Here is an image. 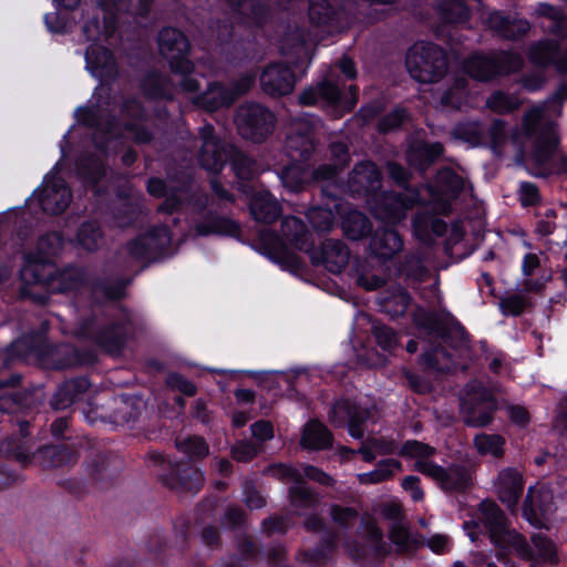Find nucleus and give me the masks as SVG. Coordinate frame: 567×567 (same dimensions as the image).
<instances>
[{
  "label": "nucleus",
  "mask_w": 567,
  "mask_h": 567,
  "mask_svg": "<svg viewBox=\"0 0 567 567\" xmlns=\"http://www.w3.org/2000/svg\"><path fill=\"white\" fill-rule=\"evenodd\" d=\"M61 247L62 238L56 233L40 238L38 249L43 258L28 259L20 271L23 296L44 302L47 293L69 292L82 286L84 276L79 268H68L53 275L55 267L45 257L55 255Z\"/></svg>",
  "instance_id": "f257e3e1"
},
{
  "label": "nucleus",
  "mask_w": 567,
  "mask_h": 567,
  "mask_svg": "<svg viewBox=\"0 0 567 567\" xmlns=\"http://www.w3.org/2000/svg\"><path fill=\"white\" fill-rule=\"evenodd\" d=\"M313 148L312 132L308 123L301 120L295 121L289 128L286 142V150L292 163L280 174L282 185L287 189L297 192L312 181L322 182L331 179L336 176L338 169L346 166L349 162L347 146L343 143H332L330 151L332 156L338 159V163L333 166L322 165L317 169L310 171L301 162L308 158Z\"/></svg>",
  "instance_id": "f03ea898"
},
{
  "label": "nucleus",
  "mask_w": 567,
  "mask_h": 567,
  "mask_svg": "<svg viewBox=\"0 0 567 567\" xmlns=\"http://www.w3.org/2000/svg\"><path fill=\"white\" fill-rule=\"evenodd\" d=\"M480 509L489 529L491 540L502 550L515 551L535 563L555 561L556 549L549 539L537 534L532 538L533 544L528 545L522 535L506 527L505 516L495 503L482 502Z\"/></svg>",
  "instance_id": "7ed1b4c3"
},
{
  "label": "nucleus",
  "mask_w": 567,
  "mask_h": 567,
  "mask_svg": "<svg viewBox=\"0 0 567 567\" xmlns=\"http://www.w3.org/2000/svg\"><path fill=\"white\" fill-rule=\"evenodd\" d=\"M380 183V172L371 162L357 165L349 177V188L352 193L373 196L372 199H368V204L374 217L394 225L405 218L406 210L412 208L416 198L393 193L377 196Z\"/></svg>",
  "instance_id": "20e7f679"
},
{
  "label": "nucleus",
  "mask_w": 567,
  "mask_h": 567,
  "mask_svg": "<svg viewBox=\"0 0 567 567\" xmlns=\"http://www.w3.org/2000/svg\"><path fill=\"white\" fill-rule=\"evenodd\" d=\"M436 451L419 441H406L400 454L414 461V470L434 480L444 489H460L467 485L470 475L462 466L444 468L432 461Z\"/></svg>",
  "instance_id": "39448f33"
},
{
  "label": "nucleus",
  "mask_w": 567,
  "mask_h": 567,
  "mask_svg": "<svg viewBox=\"0 0 567 567\" xmlns=\"http://www.w3.org/2000/svg\"><path fill=\"white\" fill-rule=\"evenodd\" d=\"M406 69L419 82L429 83L439 80L446 70L444 52L430 42H416L406 53Z\"/></svg>",
  "instance_id": "423d86ee"
},
{
  "label": "nucleus",
  "mask_w": 567,
  "mask_h": 567,
  "mask_svg": "<svg viewBox=\"0 0 567 567\" xmlns=\"http://www.w3.org/2000/svg\"><path fill=\"white\" fill-rule=\"evenodd\" d=\"M495 409L493 395L481 383L473 382L467 385L461 403L462 416L467 425L474 427L488 425Z\"/></svg>",
  "instance_id": "0eeeda50"
},
{
  "label": "nucleus",
  "mask_w": 567,
  "mask_h": 567,
  "mask_svg": "<svg viewBox=\"0 0 567 567\" xmlns=\"http://www.w3.org/2000/svg\"><path fill=\"white\" fill-rule=\"evenodd\" d=\"M235 122L243 137L261 142L271 133L275 117L262 105L247 103L238 109Z\"/></svg>",
  "instance_id": "6e6552de"
},
{
  "label": "nucleus",
  "mask_w": 567,
  "mask_h": 567,
  "mask_svg": "<svg viewBox=\"0 0 567 567\" xmlns=\"http://www.w3.org/2000/svg\"><path fill=\"white\" fill-rule=\"evenodd\" d=\"M158 45L162 55L175 73L186 75L193 70V64L186 58L189 43L181 31L173 28L163 29L158 35Z\"/></svg>",
  "instance_id": "1a4fd4ad"
},
{
  "label": "nucleus",
  "mask_w": 567,
  "mask_h": 567,
  "mask_svg": "<svg viewBox=\"0 0 567 567\" xmlns=\"http://www.w3.org/2000/svg\"><path fill=\"white\" fill-rule=\"evenodd\" d=\"M501 64L496 65L494 61L482 55L470 58L465 64V72L478 81H487L497 74L511 73L522 66V58L515 53H503L499 58Z\"/></svg>",
  "instance_id": "9d476101"
},
{
  "label": "nucleus",
  "mask_w": 567,
  "mask_h": 567,
  "mask_svg": "<svg viewBox=\"0 0 567 567\" xmlns=\"http://www.w3.org/2000/svg\"><path fill=\"white\" fill-rule=\"evenodd\" d=\"M33 197L41 208L50 214L64 212L71 203V190L64 181L55 175H48Z\"/></svg>",
  "instance_id": "9b49d317"
},
{
  "label": "nucleus",
  "mask_w": 567,
  "mask_h": 567,
  "mask_svg": "<svg viewBox=\"0 0 567 567\" xmlns=\"http://www.w3.org/2000/svg\"><path fill=\"white\" fill-rule=\"evenodd\" d=\"M319 99L324 100L330 105L340 106L343 110H351L357 104V89L350 86V97H341L338 84L330 80H324L318 84V87H309L305 90L300 96L299 102L302 105H313Z\"/></svg>",
  "instance_id": "f8f14e48"
},
{
  "label": "nucleus",
  "mask_w": 567,
  "mask_h": 567,
  "mask_svg": "<svg viewBox=\"0 0 567 567\" xmlns=\"http://www.w3.org/2000/svg\"><path fill=\"white\" fill-rule=\"evenodd\" d=\"M555 512L553 493L545 487H530L524 502L523 515L534 526H546Z\"/></svg>",
  "instance_id": "ddd939ff"
},
{
  "label": "nucleus",
  "mask_w": 567,
  "mask_h": 567,
  "mask_svg": "<svg viewBox=\"0 0 567 567\" xmlns=\"http://www.w3.org/2000/svg\"><path fill=\"white\" fill-rule=\"evenodd\" d=\"M254 83V78L246 75L240 79L234 90L225 89L218 84H209L208 89L194 97V103L208 111L217 110L230 104L239 94L247 92Z\"/></svg>",
  "instance_id": "4468645a"
},
{
  "label": "nucleus",
  "mask_w": 567,
  "mask_h": 567,
  "mask_svg": "<svg viewBox=\"0 0 567 567\" xmlns=\"http://www.w3.org/2000/svg\"><path fill=\"white\" fill-rule=\"evenodd\" d=\"M202 148L199 153L200 165L209 172H219L225 164V151L214 135L212 125H205L199 131Z\"/></svg>",
  "instance_id": "2eb2a0df"
},
{
  "label": "nucleus",
  "mask_w": 567,
  "mask_h": 567,
  "mask_svg": "<svg viewBox=\"0 0 567 567\" xmlns=\"http://www.w3.org/2000/svg\"><path fill=\"white\" fill-rule=\"evenodd\" d=\"M265 93L272 96L289 94L295 86V78L289 68L282 64H271L265 69L260 76Z\"/></svg>",
  "instance_id": "dca6fc26"
},
{
  "label": "nucleus",
  "mask_w": 567,
  "mask_h": 567,
  "mask_svg": "<svg viewBox=\"0 0 567 567\" xmlns=\"http://www.w3.org/2000/svg\"><path fill=\"white\" fill-rule=\"evenodd\" d=\"M370 411L359 406H352L349 401L337 402L329 414L330 421L336 425L348 422L349 433L352 437L361 439L363 432L360 424L368 420Z\"/></svg>",
  "instance_id": "f3484780"
},
{
  "label": "nucleus",
  "mask_w": 567,
  "mask_h": 567,
  "mask_svg": "<svg viewBox=\"0 0 567 567\" xmlns=\"http://www.w3.org/2000/svg\"><path fill=\"white\" fill-rule=\"evenodd\" d=\"M85 61L89 72L101 81H107L116 75V63L112 53L95 42L87 48Z\"/></svg>",
  "instance_id": "a211bd4d"
},
{
  "label": "nucleus",
  "mask_w": 567,
  "mask_h": 567,
  "mask_svg": "<svg viewBox=\"0 0 567 567\" xmlns=\"http://www.w3.org/2000/svg\"><path fill=\"white\" fill-rule=\"evenodd\" d=\"M311 259L315 264L323 265L328 271L339 274L348 265L349 250L339 240H327L319 251L311 254Z\"/></svg>",
  "instance_id": "6ab92c4d"
},
{
  "label": "nucleus",
  "mask_w": 567,
  "mask_h": 567,
  "mask_svg": "<svg viewBox=\"0 0 567 567\" xmlns=\"http://www.w3.org/2000/svg\"><path fill=\"white\" fill-rule=\"evenodd\" d=\"M495 491L508 509L514 511L523 492V477L514 468H504L494 483Z\"/></svg>",
  "instance_id": "aec40b11"
},
{
  "label": "nucleus",
  "mask_w": 567,
  "mask_h": 567,
  "mask_svg": "<svg viewBox=\"0 0 567 567\" xmlns=\"http://www.w3.org/2000/svg\"><path fill=\"white\" fill-rule=\"evenodd\" d=\"M436 187H426V192L431 195L432 203L449 202L455 198L464 187V179L456 175L453 171L445 168L439 172L436 177Z\"/></svg>",
  "instance_id": "412c9836"
},
{
  "label": "nucleus",
  "mask_w": 567,
  "mask_h": 567,
  "mask_svg": "<svg viewBox=\"0 0 567 567\" xmlns=\"http://www.w3.org/2000/svg\"><path fill=\"white\" fill-rule=\"evenodd\" d=\"M171 241V235L166 226H159L148 234L141 236L130 244V252L135 258H144L151 252L163 249Z\"/></svg>",
  "instance_id": "4be33fe9"
},
{
  "label": "nucleus",
  "mask_w": 567,
  "mask_h": 567,
  "mask_svg": "<svg viewBox=\"0 0 567 567\" xmlns=\"http://www.w3.org/2000/svg\"><path fill=\"white\" fill-rule=\"evenodd\" d=\"M269 471L278 478L289 480L296 483H299L303 476L326 485L331 483L330 476L321 472L319 468L309 465L305 466L302 472L284 464L275 465L270 467Z\"/></svg>",
  "instance_id": "5701e85b"
},
{
  "label": "nucleus",
  "mask_w": 567,
  "mask_h": 567,
  "mask_svg": "<svg viewBox=\"0 0 567 567\" xmlns=\"http://www.w3.org/2000/svg\"><path fill=\"white\" fill-rule=\"evenodd\" d=\"M488 25L506 39H514L525 34L529 29L526 20H509L499 12H493L488 17Z\"/></svg>",
  "instance_id": "b1692460"
},
{
  "label": "nucleus",
  "mask_w": 567,
  "mask_h": 567,
  "mask_svg": "<svg viewBox=\"0 0 567 567\" xmlns=\"http://www.w3.org/2000/svg\"><path fill=\"white\" fill-rule=\"evenodd\" d=\"M250 212L256 220L272 223L279 217L280 207L268 192H264L252 198Z\"/></svg>",
  "instance_id": "393cba45"
},
{
  "label": "nucleus",
  "mask_w": 567,
  "mask_h": 567,
  "mask_svg": "<svg viewBox=\"0 0 567 567\" xmlns=\"http://www.w3.org/2000/svg\"><path fill=\"white\" fill-rule=\"evenodd\" d=\"M331 434L320 422H309L302 433L301 445L309 450H322L331 444Z\"/></svg>",
  "instance_id": "a878e982"
},
{
  "label": "nucleus",
  "mask_w": 567,
  "mask_h": 567,
  "mask_svg": "<svg viewBox=\"0 0 567 567\" xmlns=\"http://www.w3.org/2000/svg\"><path fill=\"white\" fill-rule=\"evenodd\" d=\"M371 247L377 256L390 258L402 249L403 243L395 230L384 229L373 237Z\"/></svg>",
  "instance_id": "bb28decb"
},
{
  "label": "nucleus",
  "mask_w": 567,
  "mask_h": 567,
  "mask_svg": "<svg viewBox=\"0 0 567 567\" xmlns=\"http://www.w3.org/2000/svg\"><path fill=\"white\" fill-rule=\"evenodd\" d=\"M473 443L481 456L499 458L504 454L505 439L499 434L478 433Z\"/></svg>",
  "instance_id": "cd10ccee"
},
{
  "label": "nucleus",
  "mask_w": 567,
  "mask_h": 567,
  "mask_svg": "<svg viewBox=\"0 0 567 567\" xmlns=\"http://www.w3.org/2000/svg\"><path fill=\"white\" fill-rule=\"evenodd\" d=\"M443 153V146L440 143L419 144L413 146L408 158L411 165L424 169L432 161Z\"/></svg>",
  "instance_id": "c85d7f7f"
},
{
  "label": "nucleus",
  "mask_w": 567,
  "mask_h": 567,
  "mask_svg": "<svg viewBox=\"0 0 567 567\" xmlns=\"http://www.w3.org/2000/svg\"><path fill=\"white\" fill-rule=\"evenodd\" d=\"M396 471H401L400 462L383 460L373 471L358 474L357 477L361 484H378L392 477Z\"/></svg>",
  "instance_id": "c756f323"
},
{
  "label": "nucleus",
  "mask_w": 567,
  "mask_h": 567,
  "mask_svg": "<svg viewBox=\"0 0 567 567\" xmlns=\"http://www.w3.org/2000/svg\"><path fill=\"white\" fill-rule=\"evenodd\" d=\"M342 228L350 239L357 240L370 233L371 225L363 214L358 210H351L344 216Z\"/></svg>",
  "instance_id": "7c9ffc66"
},
{
  "label": "nucleus",
  "mask_w": 567,
  "mask_h": 567,
  "mask_svg": "<svg viewBox=\"0 0 567 567\" xmlns=\"http://www.w3.org/2000/svg\"><path fill=\"white\" fill-rule=\"evenodd\" d=\"M281 231L287 241L298 249H305L308 235L306 225L296 217H286L282 220Z\"/></svg>",
  "instance_id": "2f4dec72"
},
{
  "label": "nucleus",
  "mask_w": 567,
  "mask_h": 567,
  "mask_svg": "<svg viewBox=\"0 0 567 567\" xmlns=\"http://www.w3.org/2000/svg\"><path fill=\"white\" fill-rule=\"evenodd\" d=\"M87 388L89 381L86 379H76L65 383L55 395L54 406L58 409L65 408L73 402L78 392H83Z\"/></svg>",
  "instance_id": "473e14b6"
},
{
  "label": "nucleus",
  "mask_w": 567,
  "mask_h": 567,
  "mask_svg": "<svg viewBox=\"0 0 567 567\" xmlns=\"http://www.w3.org/2000/svg\"><path fill=\"white\" fill-rule=\"evenodd\" d=\"M76 241L86 250L96 249L102 241L99 226L92 223L83 224L78 231Z\"/></svg>",
  "instance_id": "72a5a7b5"
},
{
  "label": "nucleus",
  "mask_w": 567,
  "mask_h": 567,
  "mask_svg": "<svg viewBox=\"0 0 567 567\" xmlns=\"http://www.w3.org/2000/svg\"><path fill=\"white\" fill-rule=\"evenodd\" d=\"M338 13L332 10L328 0H311L309 6V18L315 24H328Z\"/></svg>",
  "instance_id": "f704fd0d"
},
{
  "label": "nucleus",
  "mask_w": 567,
  "mask_h": 567,
  "mask_svg": "<svg viewBox=\"0 0 567 567\" xmlns=\"http://www.w3.org/2000/svg\"><path fill=\"white\" fill-rule=\"evenodd\" d=\"M177 449L189 457H204L208 454L207 443L198 436H186L176 441Z\"/></svg>",
  "instance_id": "c9c22d12"
},
{
  "label": "nucleus",
  "mask_w": 567,
  "mask_h": 567,
  "mask_svg": "<svg viewBox=\"0 0 567 567\" xmlns=\"http://www.w3.org/2000/svg\"><path fill=\"white\" fill-rule=\"evenodd\" d=\"M487 106L496 113H507L519 106V100L514 95L495 92L487 100Z\"/></svg>",
  "instance_id": "e433bc0d"
},
{
  "label": "nucleus",
  "mask_w": 567,
  "mask_h": 567,
  "mask_svg": "<svg viewBox=\"0 0 567 567\" xmlns=\"http://www.w3.org/2000/svg\"><path fill=\"white\" fill-rule=\"evenodd\" d=\"M308 219L315 229L326 231L332 227L334 216L330 209L317 207L308 213Z\"/></svg>",
  "instance_id": "4c0bfd02"
},
{
  "label": "nucleus",
  "mask_w": 567,
  "mask_h": 567,
  "mask_svg": "<svg viewBox=\"0 0 567 567\" xmlns=\"http://www.w3.org/2000/svg\"><path fill=\"white\" fill-rule=\"evenodd\" d=\"M526 306V298L519 293H509L499 300L501 310L506 316H518Z\"/></svg>",
  "instance_id": "58836bf2"
},
{
  "label": "nucleus",
  "mask_w": 567,
  "mask_h": 567,
  "mask_svg": "<svg viewBox=\"0 0 567 567\" xmlns=\"http://www.w3.org/2000/svg\"><path fill=\"white\" fill-rule=\"evenodd\" d=\"M556 48L550 42H540L532 48L530 59L535 64L545 65L555 61Z\"/></svg>",
  "instance_id": "ea45409f"
},
{
  "label": "nucleus",
  "mask_w": 567,
  "mask_h": 567,
  "mask_svg": "<svg viewBox=\"0 0 567 567\" xmlns=\"http://www.w3.org/2000/svg\"><path fill=\"white\" fill-rule=\"evenodd\" d=\"M179 481L183 488L196 493L204 483V474L198 468L188 467L181 473Z\"/></svg>",
  "instance_id": "a19ab883"
},
{
  "label": "nucleus",
  "mask_w": 567,
  "mask_h": 567,
  "mask_svg": "<svg viewBox=\"0 0 567 567\" xmlns=\"http://www.w3.org/2000/svg\"><path fill=\"white\" fill-rule=\"evenodd\" d=\"M425 363L437 371H450L453 367L447 353L442 349H435L424 354Z\"/></svg>",
  "instance_id": "79ce46f5"
},
{
  "label": "nucleus",
  "mask_w": 567,
  "mask_h": 567,
  "mask_svg": "<svg viewBox=\"0 0 567 567\" xmlns=\"http://www.w3.org/2000/svg\"><path fill=\"white\" fill-rule=\"evenodd\" d=\"M547 104H540L532 107L524 116V127L527 134L532 135L537 131L538 125L544 118Z\"/></svg>",
  "instance_id": "37998d69"
},
{
  "label": "nucleus",
  "mask_w": 567,
  "mask_h": 567,
  "mask_svg": "<svg viewBox=\"0 0 567 567\" xmlns=\"http://www.w3.org/2000/svg\"><path fill=\"white\" fill-rule=\"evenodd\" d=\"M373 334L378 344L385 350H392L398 343L396 333L389 327L375 326L373 328Z\"/></svg>",
  "instance_id": "c03bdc74"
},
{
  "label": "nucleus",
  "mask_w": 567,
  "mask_h": 567,
  "mask_svg": "<svg viewBox=\"0 0 567 567\" xmlns=\"http://www.w3.org/2000/svg\"><path fill=\"white\" fill-rule=\"evenodd\" d=\"M200 235H208L212 233L223 234V235H235L238 230V226L236 223L228 219H215L213 220L210 228L205 229L204 227L197 228Z\"/></svg>",
  "instance_id": "a18cd8bd"
},
{
  "label": "nucleus",
  "mask_w": 567,
  "mask_h": 567,
  "mask_svg": "<svg viewBox=\"0 0 567 567\" xmlns=\"http://www.w3.org/2000/svg\"><path fill=\"white\" fill-rule=\"evenodd\" d=\"M33 351H35V349L28 346V338H21L12 342L11 346L7 349L6 363H9V361L14 359L27 358Z\"/></svg>",
  "instance_id": "49530a36"
},
{
  "label": "nucleus",
  "mask_w": 567,
  "mask_h": 567,
  "mask_svg": "<svg viewBox=\"0 0 567 567\" xmlns=\"http://www.w3.org/2000/svg\"><path fill=\"white\" fill-rule=\"evenodd\" d=\"M113 31L114 27L110 22L104 23L103 30H101L97 21L89 22L83 27V32L87 40L107 39Z\"/></svg>",
  "instance_id": "de8ad7c7"
},
{
  "label": "nucleus",
  "mask_w": 567,
  "mask_h": 567,
  "mask_svg": "<svg viewBox=\"0 0 567 567\" xmlns=\"http://www.w3.org/2000/svg\"><path fill=\"white\" fill-rule=\"evenodd\" d=\"M291 503L295 507H310L315 504L313 495L301 485H296L290 488Z\"/></svg>",
  "instance_id": "09e8293b"
},
{
  "label": "nucleus",
  "mask_w": 567,
  "mask_h": 567,
  "mask_svg": "<svg viewBox=\"0 0 567 567\" xmlns=\"http://www.w3.org/2000/svg\"><path fill=\"white\" fill-rule=\"evenodd\" d=\"M258 453V447L255 444L247 442H239L231 449L233 457L239 462H247L255 457Z\"/></svg>",
  "instance_id": "8fccbe9b"
},
{
  "label": "nucleus",
  "mask_w": 567,
  "mask_h": 567,
  "mask_svg": "<svg viewBox=\"0 0 567 567\" xmlns=\"http://www.w3.org/2000/svg\"><path fill=\"white\" fill-rule=\"evenodd\" d=\"M332 518L334 523L340 526H348L355 522L358 513L350 507L333 506L331 509Z\"/></svg>",
  "instance_id": "3c124183"
},
{
  "label": "nucleus",
  "mask_w": 567,
  "mask_h": 567,
  "mask_svg": "<svg viewBox=\"0 0 567 567\" xmlns=\"http://www.w3.org/2000/svg\"><path fill=\"white\" fill-rule=\"evenodd\" d=\"M274 258L285 269L297 270L300 267L298 257L288 251L286 247L280 246Z\"/></svg>",
  "instance_id": "603ef678"
},
{
  "label": "nucleus",
  "mask_w": 567,
  "mask_h": 567,
  "mask_svg": "<svg viewBox=\"0 0 567 567\" xmlns=\"http://www.w3.org/2000/svg\"><path fill=\"white\" fill-rule=\"evenodd\" d=\"M390 538L394 544L404 549L408 548L411 543V536L405 526L401 523H395L392 525L390 530Z\"/></svg>",
  "instance_id": "864d4df0"
},
{
  "label": "nucleus",
  "mask_w": 567,
  "mask_h": 567,
  "mask_svg": "<svg viewBox=\"0 0 567 567\" xmlns=\"http://www.w3.org/2000/svg\"><path fill=\"white\" fill-rule=\"evenodd\" d=\"M166 382L172 389H176L185 395L192 396L196 393L195 385L179 374H171Z\"/></svg>",
  "instance_id": "5fc2aeb1"
},
{
  "label": "nucleus",
  "mask_w": 567,
  "mask_h": 567,
  "mask_svg": "<svg viewBox=\"0 0 567 567\" xmlns=\"http://www.w3.org/2000/svg\"><path fill=\"white\" fill-rule=\"evenodd\" d=\"M405 118V111L402 109H395L392 113L388 114L379 123V128L382 132H386L398 127Z\"/></svg>",
  "instance_id": "6e6d98bb"
},
{
  "label": "nucleus",
  "mask_w": 567,
  "mask_h": 567,
  "mask_svg": "<svg viewBox=\"0 0 567 567\" xmlns=\"http://www.w3.org/2000/svg\"><path fill=\"white\" fill-rule=\"evenodd\" d=\"M401 485L405 492L410 493L414 502L423 499L424 493L420 486V478L417 476L410 475L404 477Z\"/></svg>",
  "instance_id": "4d7b16f0"
},
{
  "label": "nucleus",
  "mask_w": 567,
  "mask_h": 567,
  "mask_svg": "<svg viewBox=\"0 0 567 567\" xmlns=\"http://www.w3.org/2000/svg\"><path fill=\"white\" fill-rule=\"evenodd\" d=\"M252 436L258 441H266L274 436V429L268 421H258L251 425Z\"/></svg>",
  "instance_id": "13d9d810"
},
{
  "label": "nucleus",
  "mask_w": 567,
  "mask_h": 567,
  "mask_svg": "<svg viewBox=\"0 0 567 567\" xmlns=\"http://www.w3.org/2000/svg\"><path fill=\"white\" fill-rule=\"evenodd\" d=\"M99 342L107 352L116 354L123 346V338L118 334L109 336V333H104Z\"/></svg>",
  "instance_id": "bf43d9fd"
},
{
  "label": "nucleus",
  "mask_w": 567,
  "mask_h": 567,
  "mask_svg": "<svg viewBox=\"0 0 567 567\" xmlns=\"http://www.w3.org/2000/svg\"><path fill=\"white\" fill-rule=\"evenodd\" d=\"M520 199L524 205L535 204L538 200L537 187L532 183H522Z\"/></svg>",
  "instance_id": "052dcab7"
},
{
  "label": "nucleus",
  "mask_w": 567,
  "mask_h": 567,
  "mask_svg": "<svg viewBox=\"0 0 567 567\" xmlns=\"http://www.w3.org/2000/svg\"><path fill=\"white\" fill-rule=\"evenodd\" d=\"M125 131L130 137L138 143L147 142L151 138L150 133L144 127L137 125L127 124Z\"/></svg>",
  "instance_id": "680f3d73"
},
{
  "label": "nucleus",
  "mask_w": 567,
  "mask_h": 567,
  "mask_svg": "<svg viewBox=\"0 0 567 567\" xmlns=\"http://www.w3.org/2000/svg\"><path fill=\"white\" fill-rule=\"evenodd\" d=\"M427 546L436 554H443L447 550L449 539L445 535H434L427 540Z\"/></svg>",
  "instance_id": "e2e57ef3"
},
{
  "label": "nucleus",
  "mask_w": 567,
  "mask_h": 567,
  "mask_svg": "<svg viewBox=\"0 0 567 567\" xmlns=\"http://www.w3.org/2000/svg\"><path fill=\"white\" fill-rule=\"evenodd\" d=\"M539 258L536 254H527L522 264V270L524 276H530L535 269L539 267Z\"/></svg>",
  "instance_id": "0e129e2a"
},
{
  "label": "nucleus",
  "mask_w": 567,
  "mask_h": 567,
  "mask_svg": "<svg viewBox=\"0 0 567 567\" xmlns=\"http://www.w3.org/2000/svg\"><path fill=\"white\" fill-rule=\"evenodd\" d=\"M370 445L373 447L377 455L390 454L394 451L393 442H385L379 439H372L369 441Z\"/></svg>",
  "instance_id": "69168bd1"
},
{
  "label": "nucleus",
  "mask_w": 567,
  "mask_h": 567,
  "mask_svg": "<svg viewBox=\"0 0 567 567\" xmlns=\"http://www.w3.org/2000/svg\"><path fill=\"white\" fill-rule=\"evenodd\" d=\"M388 169L392 178L399 185H403L408 181V173L402 166L394 163H389Z\"/></svg>",
  "instance_id": "338daca9"
},
{
  "label": "nucleus",
  "mask_w": 567,
  "mask_h": 567,
  "mask_svg": "<svg viewBox=\"0 0 567 567\" xmlns=\"http://www.w3.org/2000/svg\"><path fill=\"white\" fill-rule=\"evenodd\" d=\"M509 417L515 423L523 425L528 421V413L524 408L520 406H512L509 409Z\"/></svg>",
  "instance_id": "774afa93"
}]
</instances>
